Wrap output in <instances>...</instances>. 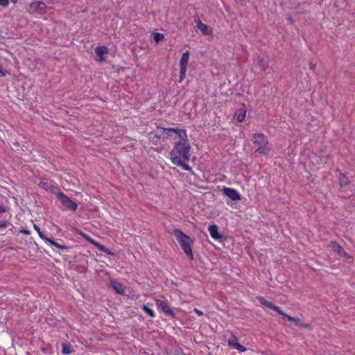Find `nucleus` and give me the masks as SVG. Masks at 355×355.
Wrapping results in <instances>:
<instances>
[{"label":"nucleus","mask_w":355,"mask_h":355,"mask_svg":"<svg viewBox=\"0 0 355 355\" xmlns=\"http://www.w3.org/2000/svg\"><path fill=\"white\" fill-rule=\"evenodd\" d=\"M287 20L289 21L291 23L293 22V20H292L291 17L287 18Z\"/></svg>","instance_id":"obj_32"},{"label":"nucleus","mask_w":355,"mask_h":355,"mask_svg":"<svg viewBox=\"0 0 355 355\" xmlns=\"http://www.w3.org/2000/svg\"><path fill=\"white\" fill-rule=\"evenodd\" d=\"M223 192L224 195L227 196L232 200H234V201L239 200L241 198V195L234 189L225 187L223 189Z\"/></svg>","instance_id":"obj_10"},{"label":"nucleus","mask_w":355,"mask_h":355,"mask_svg":"<svg viewBox=\"0 0 355 355\" xmlns=\"http://www.w3.org/2000/svg\"><path fill=\"white\" fill-rule=\"evenodd\" d=\"M61 345H62L61 352L62 354L68 355V354H71L74 352L73 346L70 343H62Z\"/></svg>","instance_id":"obj_18"},{"label":"nucleus","mask_w":355,"mask_h":355,"mask_svg":"<svg viewBox=\"0 0 355 355\" xmlns=\"http://www.w3.org/2000/svg\"><path fill=\"white\" fill-rule=\"evenodd\" d=\"M6 212V208L3 205H0V213Z\"/></svg>","instance_id":"obj_31"},{"label":"nucleus","mask_w":355,"mask_h":355,"mask_svg":"<svg viewBox=\"0 0 355 355\" xmlns=\"http://www.w3.org/2000/svg\"><path fill=\"white\" fill-rule=\"evenodd\" d=\"M155 304L157 308L160 309L166 315L174 316L173 311L170 309L166 302L161 300L155 299Z\"/></svg>","instance_id":"obj_12"},{"label":"nucleus","mask_w":355,"mask_h":355,"mask_svg":"<svg viewBox=\"0 0 355 355\" xmlns=\"http://www.w3.org/2000/svg\"><path fill=\"white\" fill-rule=\"evenodd\" d=\"M193 311L198 315V316H201L203 315V313L202 311L198 310V309L196 308H194L193 309Z\"/></svg>","instance_id":"obj_29"},{"label":"nucleus","mask_w":355,"mask_h":355,"mask_svg":"<svg viewBox=\"0 0 355 355\" xmlns=\"http://www.w3.org/2000/svg\"><path fill=\"white\" fill-rule=\"evenodd\" d=\"M309 69L311 70V71H315V69H316V64H314L313 62H310L309 63Z\"/></svg>","instance_id":"obj_27"},{"label":"nucleus","mask_w":355,"mask_h":355,"mask_svg":"<svg viewBox=\"0 0 355 355\" xmlns=\"http://www.w3.org/2000/svg\"><path fill=\"white\" fill-rule=\"evenodd\" d=\"M173 234L178 241L182 250L184 251L186 256L190 259H193V254L191 248L193 244L192 239L183 232L178 229H175L173 232Z\"/></svg>","instance_id":"obj_3"},{"label":"nucleus","mask_w":355,"mask_h":355,"mask_svg":"<svg viewBox=\"0 0 355 355\" xmlns=\"http://www.w3.org/2000/svg\"><path fill=\"white\" fill-rule=\"evenodd\" d=\"M110 285L112 288L116 291L118 294H123L124 293V287L119 282L115 281H111Z\"/></svg>","instance_id":"obj_19"},{"label":"nucleus","mask_w":355,"mask_h":355,"mask_svg":"<svg viewBox=\"0 0 355 355\" xmlns=\"http://www.w3.org/2000/svg\"><path fill=\"white\" fill-rule=\"evenodd\" d=\"M329 245L331 247V250L338 254V255H340L341 254V252L344 250L343 248L336 241H331Z\"/></svg>","instance_id":"obj_20"},{"label":"nucleus","mask_w":355,"mask_h":355,"mask_svg":"<svg viewBox=\"0 0 355 355\" xmlns=\"http://www.w3.org/2000/svg\"><path fill=\"white\" fill-rule=\"evenodd\" d=\"M227 343L230 347L232 349H237L239 352H244L246 351V348L244 346L238 343V338L234 334L231 335Z\"/></svg>","instance_id":"obj_11"},{"label":"nucleus","mask_w":355,"mask_h":355,"mask_svg":"<svg viewBox=\"0 0 355 355\" xmlns=\"http://www.w3.org/2000/svg\"><path fill=\"white\" fill-rule=\"evenodd\" d=\"M79 234L85 239L86 241L89 242L91 244H92L94 246H95L96 248H98L101 252H103L104 253L109 254V255H113V253L112 251L104 246L103 245L101 244L100 243L97 242L96 240L93 239L92 237H90L89 235L86 234L85 233L83 232H79Z\"/></svg>","instance_id":"obj_6"},{"label":"nucleus","mask_w":355,"mask_h":355,"mask_svg":"<svg viewBox=\"0 0 355 355\" xmlns=\"http://www.w3.org/2000/svg\"><path fill=\"white\" fill-rule=\"evenodd\" d=\"M57 198L60 201V203L71 211H76L78 208V204L65 195L63 192L60 191Z\"/></svg>","instance_id":"obj_5"},{"label":"nucleus","mask_w":355,"mask_h":355,"mask_svg":"<svg viewBox=\"0 0 355 355\" xmlns=\"http://www.w3.org/2000/svg\"><path fill=\"white\" fill-rule=\"evenodd\" d=\"M164 38V35L159 33H155L153 34V39L156 42H160Z\"/></svg>","instance_id":"obj_23"},{"label":"nucleus","mask_w":355,"mask_h":355,"mask_svg":"<svg viewBox=\"0 0 355 355\" xmlns=\"http://www.w3.org/2000/svg\"><path fill=\"white\" fill-rule=\"evenodd\" d=\"M258 301L263 306L272 309V310H274L275 311H277L278 313H279L280 315H283L284 318H286L288 321L290 322H293L296 326L297 327H302V328H304V329H311V325L310 324H308V323H304L301 321V320L298 318H295V317H292V316H290L288 315H287L286 313H284L281 309L280 307L275 305L273 303L269 302V301H267L263 297H261V296H259L257 297Z\"/></svg>","instance_id":"obj_2"},{"label":"nucleus","mask_w":355,"mask_h":355,"mask_svg":"<svg viewBox=\"0 0 355 355\" xmlns=\"http://www.w3.org/2000/svg\"><path fill=\"white\" fill-rule=\"evenodd\" d=\"M141 309L150 318H154L155 317V312L153 311V310L150 309V308H148L146 305L143 304L141 306Z\"/></svg>","instance_id":"obj_22"},{"label":"nucleus","mask_w":355,"mask_h":355,"mask_svg":"<svg viewBox=\"0 0 355 355\" xmlns=\"http://www.w3.org/2000/svg\"><path fill=\"white\" fill-rule=\"evenodd\" d=\"M168 132V136L172 137L171 133H175V139H180L175 141L172 150L169 153L171 162L175 166H180L183 170L192 172V168L187 164L190 160L191 146L187 139V134L185 130L173 128H164Z\"/></svg>","instance_id":"obj_1"},{"label":"nucleus","mask_w":355,"mask_h":355,"mask_svg":"<svg viewBox=\"0 0 355 355\" xmlns=\"http://www.w3.org/2000/svg\"><path fill=\"white\" fill-rule=\"evenodd\" d=\"M340 257H344L345 259H352V256L349 255L345 250H343L341 252V254H340Z\"/></svg>","instance_id":"obj_25"},{"label":"nucleus","mask_w":355,"mask_h":355,"mask_svg":"<svg viewBox=\"0 0 355 355\" xmlns=\"http://www.w3.org/2000/svg\"><path fill=\"white\" fill-rule=\"evenodd\" d=\"M190 53L189 51H186L181 55L179 67L180 69H187V65L189 60Z\"/></svg>","instance_id":"obj_15"},{"label":"nucleus","mask_w":355,"mask_h":355,"mask_svg":"<svg viewBox=\"0 0 355 355\" xmlns=\"http://www.w3.org/2000/svg\"><path fill=\"white\" fill-rule=\"evenodd\" d=\"M8 225V222L6 220L0 221V227H6Z\"/></svg>","instance_id":"obj_28"},{"label":"nucleus","mask_w":355,"mask_h":355,"mask_svg":"<svg viewBox=\"0 0 355 355\" xmlns=\"http://www.w3.org/2000/svg\"><path fill=\"white\" fill-rule=\"evenodd\" d=\"M187 70V69H180V78L178 80L179 83H182V80L185 78Z\"/></svg>","instance_id":"obj_24"},{"label":"nucleus","mask_w":355,"mask_h":355,"mask_svg":"<svg viewBox=\"0 0 355 355\" xmlns=\"http://www.w3.org/2000/svg\"><path fill=\"white\" fill-rule=\"evenodd\" d=\"M254 139V144L257 146L255 153H258L261 155H268L270 149L268 146V140L263 133H255L252 135Z\"/></svg>","instance_id":"obj_4"},{"label":"nucleus","mask_w":355,"mask_h":355,"mask_svg":"<svg viewBox=\"0 0 355 355\" xmlns=\"http://www.w3.org/2000/svg\"><path fill=\"white\" fill-rule=\"evenodd\" d=\"M9 4L8 0H0V6L3 7H7Z\"/></svg>","instance_id":"obj_26"},{"label":"nucleus","mask_w":355,"mask_h":355,"mask_svg":"<svg viewBox=\"0 0 355 355\" xmlns=\"http://www.w3.org/2000/svg\"><path fill=\"white\" fill-rule=\"evenodd\" d=\"M208 231L211 236L216 241H220L223 239V235L218 232V227L216 225L214 224L208 227Z\"/></svg>","instance_id":"obj_13"},{"label":"nucleus","mask_w":355,"mask_h":355,"mask_svg":"<svg viewBox=\"0 0 355 355\" xmlns=\"http://www.w3.org/2000/svg\"><path fill=\"white\" fill-rule=\"evenodd\" d=\"M39 187L46 191L55 194L57 196L60 193L59 187L53 181L40 182Z\"/></svg>","instance_id":"obj_7"},{"label":"nucleus","mask_w":355,"mask_h":355,"mask_svg":"<svg viewBox=\"0 0 355 355\" xmlns=\"http://www.w3.org/2000/svg\"><path fill=\"white\" fill-rule=\"evenodd\" d=\"M246 107L245 104H243L241 107H239L235 113V117L236 121L239 123L243 122L245 120L246 116Z\"/></svg>","instance_id":"obj_14"},{"label":"nucleus","mask_w":355,"mask_h":355,"mask_svg":"<svg viewBox=\"0 0 355 355\" xmlns=\"http://www.w3.org/2000/svg\"><path fill=\"white\" fill-rule=\"evenodd\" d=\"M33 228L34 230L37 232V233L38 234L40 238H41L42 239H43L45 242L59 248V249H62V250H67V246H66L65 245H62V244H59L58 243L55 242V241L51 239L50 238L46 236L40 230V227L34 224L33 225Z\"/></svg>","instance_id":"obj_8"},{"label":"nucleus","mask_w":355,"mask_h":355,"mask_svg":"<svg viewBox=\"0 0 355 355\" xmlns=\"http://www.w3.org/2000/svg\"><path fill=\"white\" fill-rule=\"evenodd\" d=\"M95 53L98 57H100L99 61L102 62L104 60V58L103 56L108 53V48L105 46H97L95 49Z\"/></svg>","instance_id":"obj_17"},{"label":"nucleus","mask_w":355,"mask_h":355,"mask_svg":"<svg viewBox=\"0 0 355 355\" xmlns=\"http://www.w3.org/2000/svg\"><path fill=\"white\" fill-rule=\"evenodd\" d=\"M10 1H11L12 2H13V3H15L17 2V0H10Z\"/></svg>","instance_id":"obj_33"},{"label":"nucleus","mask_w":355,"mask_h":355,"mask_svg":"<svg viewBox=\"0 0 355 355\" xmlns=\"http://www.w3.org/2000/svg\"><path fill=\"white\" fill-rule=\"evenodd\" d=\"M20 233L24 234V235H29L31 233H30V231L29 230H20Z\"/></svg>","instance_id":"obj_30"},{"label":"nucleus","mask_w":355,"mask_h":355,"mask_svg":"<svg viewBox=\"0 0 355 355\" xmlns=\"http://www.w3.org/2000/svg\"><path fill=\"white\" fill-rule=\"evenodd\" d=\"M196 22L197 27L200 30V31L205 35H211L212 31L209 29L207 24L202 23L199 19Z\"/></svg>","instance_id":"obj_16"},{"label":"nucleus","mask_w":355,"mask_h":355,"mask_svg":"<svg viewBox=\"0 0 355 355\" xmlns=\"http://www.w3.org/2000/svg\"><path fill=\"white\" fill-rule=\"evenodd\" d=\"M29 8L33 12L42 15L46 12V6L42 1H37L30 3Z\"/></svg>","instance_id":"obj_9"},{"label":"nucleus","mask_w":355,"mask_h":355,"mask_svg":"<svg viewBox=\"0 0 355 355\" xmlns=\"http://www.w3.org/2000/svg\"><path fill=\"white\" fill-rule=\"evenodd\" d=\"M257 62L259 67L262 70L265 71L267 69V68L268 67V63L263 57L257 56Z\"/></svg>","instance_id":"obj_21"}]
</instances>
